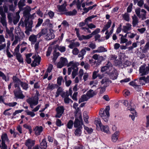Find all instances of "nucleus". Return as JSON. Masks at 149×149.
I'll use <instances>...</instances> for the list:
<instances>
[{"label": "nucleus", "instance_id": "obj_22", "mask_svg": "<svg viewBox=\"0 0 149 149\" xmlns=\"http://www.w3.org/2000/svg\"><path fill=\"white\" fill-rule=\"evenodd\" d=\"M67 5L66 2L65 1L63 4V5L60 6L58 5L57 6V8L60 12H63L66 11V6Z\"/></svg>", "mask_w": 149, "mask_h": 149}, {"label": "nucleus", "instance_id": "obj_47", "mask_svg": "<svg viewBox=\"0 0 149 149\" xmlns=\"http://www.w3.org/2000/svg\"><path fill=\"white\" fill-rule=\"evenodd\" d=\"M15 55L16 56L19 62L22 63L23 62V59L20 53L17 54Z\"/></svg>", "mask_w": 149, "mask_h": 149}, {"label": "nucleus", "instance_id": "obj_3", "mask_svg": "<svg viewBox=\"0 0 149 149\" xmlns=\"http://www.w3.org/2000/svg\"><path fill=\"white\" fill-rule=\"evenodd\" d=\"M20 12V11H18L16 12L15 16H13V18H12L13 14L10 13H8L7 17L9 22L11 23L13 22L14 24H16L19 21L20 18V17L19 15Z\"/></svg>", "mask_w": 149, "mask_h": 149}, {"label": "nucleus", "instance_id": "obj_20", "mask_svg": "<svg viewBox=\"0 0 149 149\" xmlns=\"http://www.w3.org/2000/svg\"><path fill=\"white\" fill-rule=\"evenodd\" d=\"M111 81L110 80L109 78L105 77L103 78L101 81L102 85H103V86L106 87L109 86V83H111Z\"/></svg>", "mask_w": 149, "mask_h": 149}, {"label": "nucleus", "instance_id": "obj_10", "mask_svg": "<svg viewBox=\"0 0 149 149\" xmlns=\"http://www.w3.org/2000/svg\"><path fill=\"white\" fill-rule=\"evenodd\" d=\"M15 31V33L17 34V36H18L19 38V39L22 40L25 38V35L24 32L19 28L16 29Z\"/></svg>", "mask_w": 149, "mask_h": 149}, {"label": "nucleus", "instance_id": "obj_12", "mask_svg": "<svg viewBox=\"0 0 149 149\" xmlns=\"http://www.w3.org/2000/svg\"><path fill=\"white\" fill-rule=\"evenodd\" d=\"M25 27L26 29L30 31H32L33 21L32 20H26L24 21Z\"/></svg>", "mask_w": 149, "mask_h": 149}, {"label": "nucleus", "instance_id": "obj_31", "mask_svg": "<svg viewBox=\"0 0 149 149\" xmlns=\"http://www.w3.org/2000/svg\"><path fill=\"white\" fill-rule=\"evenodd\" d=\"M141 12L143 13H141L139 17L142 19V20H144L146 19V11L144 9H142L141 10Z\"/></svg>", "mask_w": 149, "mask_h": 149}, {"label": "nucleus", "instance_id": "obj_11", "mask_svg": "<svg viewBox=\"0 0 149 149\" xmlns=\"http://www.w3.org/2000/svg\"><path fill=\"white\" fill-rule=\"evenodd\" d=\"M112 70H113L112 71L109 72V75L111 79L113 80H115L117 78L118 74L116 70L113 68Z\"/></svg>", "mask_w": 149, "mask_h": 149}, {"label": "nucleus", "instance_id": "obj_41", "mask_svg": "<svg viewBox=\"0 0 149 149\" xmlns=\"http://www.w3.org/2000/svg\"><path fill=\"white\" fill-rule=\"evenodd\" d=\"M63 93V90L61 87H59L55 95L56 97H57Z\"/></svg>", "mask_w": 149, "mask_h": 149}, {"label": "nucleus", "instance_id": "obj_2", "mask_svg": "<svg viewBox=\"0 0 149 149\" xmlns=\"http://www.w3.org/2000/svg\"><path fill=\"white\" fill-rule=\"evenodd\" d=\"M12 79L13 82L14 84V86L15 88L19 87V85L20 84L23 89L26 90L28 88V84L22 82L16 76H13Z\"/></svg>", "mask_w": 149, "mask_h": 149}, {"label": "nucleus", "instance_id": "obj_15", "mask_svg": "<svg viewBox=\"0 0 149 149\" xmlns=\"http://www.w3.org/2000/svg\"><path fill=\"white\" fill-rule=\"evenodd\" d=\"M100 115L105 122L108 121L109 113H107L106 112H104L101 111L100 112Z\"/></svg>", "mask_w": 149, "mask_h": 149}, {"label": "nucleus", "instance_id": "obj_49", "mask_svg": "<svg viewBox=\"0 0 149 149\" xmlns=\"http://www.w3.org/2000/svg\"><path fill=\"white\" fill-rule=\"evenodd\" d=\"M123 17L124 19L127 21L128 22L130 20L129 15L127 13H125L123 15Z\"/></svg>", "mask_w": 149, "mask_h": 149}, {"label": "nucleus", "instance_id": "obj_37", "mask_svg": "<svg viewBox=\"0 0 149 149\" xmlns=\"http://www.w3.org/2000/svg\"><path fill=\"white\" fill-rule=\"evenodd\" d=\"M92 37L91 34L87 36L82 35L81 38H80V40H88L91 38Z\"/></svg>", "mask_w": 149, "mask_h": 149}, {"label": "nucleus", "instance_id": "obj_51", "mask_svg": "<svg viewBox=\"0 0 149 149\" xmlns=\"http://www.w3.org/2000/svg\"><path fill=\"white\" fill-rule=\"evenodd\" d=\"M98 53H101L107 51L106 49L103 47H100L97 49Z\"/></svg>", "mask_w": 149, "mask_h": 149}, {"label": "nucleus", "instance_id": "obj_16", "mask_svg": "<svg viewBox=\"0 0 149 149\" xmlns=\"http://www.w3.org/2000/svg\"><path fill=\"white\" fill-rule=\"evenodd\" d=\"M25 144L28 147L27 149H31V147L35 144V141L31 139H28L26 140Z\"/></svg>", "mask_w": 149, "mask_h": 149}, {"label": "nucleus", "instance_id": "obj_46", "mask_svg": "<svg viewBox=\"0 0 149 149\" xmlns=\"http://www.w3.org/2000/svg\"><path fill=\"white\" fill-rule=\"evenodd\" d=\"M95 123L97 127L98 126L99 127H100L102 125V124L100 120L98 118L95 121Z\"/></svg>", "mask_w": 149, "mask_h": 149}, {"label": "nucleus", "instance_id": "obj_17", "mask_svg": "<svg viewBox=\"0 0 149 149\" xmlns=\"http://www.w3.org/2000/svg\"><path fill=\"white\" fill-rule=\"evenodd\" d=\"M79 65V64L77 62H74L73 61L70 62L68 64V67H71L69 68H71V70H73L75 68H78L77 66Z\"/></svg>", "mask_w": 149, "mask_h": 149}, {"label": "nucleus", "instance_id": "obj_54", "mask_svg": "<svg viewBox=\"0 0 149 149\" xmlns=\"http://www.w3.org/2000/svg\"><path fill=\"white\" fill-rule=\"evenodd\" d=\"M73 122L72 120H70L67 125V127L69 129H71L73 125Z\"/></svg>", "mask_w": 149, "mask_h": 149}, {"label": "nucleus", "instance_id": "obj_6", "mask_svg": "<svg viewBox=\"0 0 149 149\" xmlns=\"http://www.w3.org/2000/svg\"><path fill=\"white\" fill-rule=\"evenodd\" d=\"M17 88L14 91L15 96L18 98L23 99L25 96L23 94L22 92L19 87Z\"/></svg>", "mask_w": 149, "mask_h": 149}, {"label": "nucleus", "instance_id": "obj_64", "mask_svg": "<svg viewBox=\"0 0 149 149\" xmlns=\"http://www.w3.org/2000/svg\"><path fill=\"white\" fill-rule=\"evenodd\" d=\"M100 29L99 28L96 29L91 34L93 36V35H96L97 34L100 32Z\"/></svg>", "mask_w": 149, "mask_h": 149}, {"label": "nucleus", "instance_id": "obj_57", "mask_svg": "<svg viewBox=\"0 0 149 149\" xmlns=\"http://www.w3.org/2000/svg\"><path fill=\"white\" fill-rule=\"evenodd\" d=\"M0 76L2 77V79L5 81H7L9 80V79H7L6 75L2 72L0 71Z\"/></svg>", "mask_w": 149, "mask_h": 149}, {"label": "nucleus", "instance_id": "obj_59", "mask_svg": "<svg viewBox=\"0 0 149 149\" xmlns=\"http://www.w3.org/2000/svg\"><path fill=\"white\" fill-rule=\"evenodd\" d=\"M15 40L12 44V46L16 45L18 41L19 40V38L18 36H15Z\"/></svg>", "mask_w": 149, "mask_h": 149}, {"label": "nucleus", "instance_id": "obj_62", "mask_svg": "<svg viewBox=\"0 0 149 149\" xmlns=\"http://www.w3.org/2000/svg\"><path fill=\"white\" fill-rule=\"evenodd\" d=\"M63 79L62 77L60 76L57 79V83L59 86L61 85V81Z\"/></svg>", "mask_w": 149, "mask_h": 149}, {"label": "nucleus", "instance_id": "obj_60", "mask_svg": "<svg viewBox=\"0 0 149 149\" xmlns=\"http://www.w3.org/2000/svg\"><path fill=\"white\" fill-rule=\"evenodd\" d=\"M88 46L92 49H95L96 48V45L95 43L91 42L90 43Z\"/></svg>", "mask_w": 149, "mask_h": 149}, {"label": "nucleus", "instance_id": "obj_50", "mask_svg": "<svg viewBox=\"0 0 149 149\" xmlns=\"http://www.w3.org/2000/svg\"><path fill=\"white\" fill-rule=\"evenodd\" d=\"M149 47V42L146 43L144 48L143 49V53H146L147 52Z\"/></svg>", "mask_w": 149, "mask_h": 149}, {"label": "nucleus", "instance_id": "obj_43", "mask_svg": "<svg viewBox=\"0 0 149 149\" xmlns=\"http://www.w3.org/2000/svg\"><path fill=\"white\" fill-rule=\"evenodd\" d=\"M55 48L57 49L59 51L61 52H64L66 50L65 47L64 46H59L58 45H56Z\"/></svg>", "mask_w": 149, "mask_h": 149}, {"label": "nucleus", "instance_id": "obj_36", "mask_svg": "<svg viewBox=\"0 0 149 149\" xmlns=\"http://www.w3.org/2000/svg\"><path fill=\"white\" fill-rule=\"evenodd\" d=\"M6 30V31L7 33L10 36H13V31L14 29V28L13 27L10 28V29L9 30L8 28L7 27L5 28Z\"/></svg>", "mask_w": 149, "mask_h": 149}, {"label": "nucleus", "instance_id": "obj_24", "mask_svg": "<svg viewBox=\"0 0 149 149\" xmlns=\"http://www.w3.org/2000/svg\"><path fill=\"white\" fill-rule=\"evenodd\" d=\"M37 37H38L37 35L32 34L29 36V40L31 42V44H33L36 42Z\"/></svg>", "mask_w": 149, "mask_h": 149}, {"label": "nucleus", "instance_id": "obj_9", "mask_svg": "<svg viewBox=\"0 0 149 149\" xmlns=\"http://www.w3.org/2000/svg\"><path fill=\"white\" fill-rule=\"evenodd\" d=\"M55 35L54 33V31L52 29H49V31L45 37V39L47 40H49L54 38Z\"/></svg>", "mask_w": 149, "mask_h": 149}, {"label": "nucleus", "instance_id": "obj_32", "mask_svg": "<svg viewBox=\"0 0 149 149\" xmlns=\"http://www.w3.org/2000/svg\"><path fill=\"white\" fill-rule=\"evenodd\" d=\"M1 144L5 143V141L8 140L7 134L5 133L3 134L1 136Z\"/></svg>", "mask_w": 149, "mask_h": 149}, {"label": "nucleus", "instance_id": "obj_28", "mask_svg": "<svg viewBox=\"0 0 149 149\" xmlns=\"http://www.w3.org/2000/svg\"><path fill=\"white\" fill-rule=\"evenodd\" d=\"M100 128L101 130L104 132L109 133L110 132L109 127L107 125L104 126L102 125L101 126H100Z\"/></svg>", "mask_w": 149, "mask_h": 149}, {"label": "nucleus", "instance_id": "obj_44", "mask_svg": "<svg viewBox=\"0 0 149 149\" xmlns=\"http://www.w3.org/2000/svg\"><path fill=\"white\" fill-rule=\"evenodd\" d=\"M92 58L95 60H102L103 57L102 56H100L99 55H98L97 54H95L93 56Z\"/></svg>", "mask_w": 149, "mask_h": 149}, {"label": "nucleus", "instance_id": "obj_48", "mask_svg": "<svg viewBox=\"0 0 149 149\" xmlns=\"http://www.w3.org/2000/svg\"><path fill=\"white\" fill-rule=\"evenodd\" d=\"M32 55L31 54H29L26 55V61L27 63L30 64L31 63V60L30 57Z\"/></svg>", "mask_w": 149, "mask_h": 149}, {"label": "nucleus", "instance_id": "obj_29", "mask_svg": "<svg viewBox=\"0 0 149 149\" xmlns=\"http://www.w3.org/2000/svg\"><path fill=\"white\" fill-rule=\"evenodd\" d=\"M40 148L41 149H45L47 147V143L45 139H43L40 144Z\"/></svg>", "mask_w": 149, "mask_h": 149}, {"label": "nucleus", "instance_id": "obj_53", "mask_svg": "<svg viewBox=\"0 0 149 149\" xmlns=\"http://www.w3.org/2000/svg\"><path fill=\"white\" fill-rule=\"evenodd\" d=\"M84 129L89 134L93 132V129L91 128H89L88 127L84 126Z\"/></svg>", "mask_w": 149, "mask_h": 149}, {"label": "nucleus", "instance_id": "obj_42", "mask_svg": "<svg viewBox=\"0 0 149 149\" xmlns=\"http://www.w3.org/2000/svg\"><path fill=\"white\" fill-rule=\"evenodd\" d=\"M111 24V21H109L103 28L102 32H104L105 31L107 30L110 26Z\"/></svg>", "mask_w": 149, "mask_h": 149}, {"label": "nucleus", "instance_id": "obj_8", "mask_svg": "<svg viewBox=\"0 0 149 149\" xmlns=\"http://www.w3.org/2000/svg\"><path fill=\"white\" fill-rule=\"evenodd\" d=\"M40 107V105H39L36 106L34 109L32 110V111H30L29 110H26L25 111L26 114L27 115L33 117L34 116L35 114L33 112H36L38 111Z\"/></svg>", "mask_w": 149, "mask_h": 149}, {"label": "nucleus", "instance_id": "obj_52", "mask_svg": "<svg viewBox=\"0 0 149 149\" xmlns=\"http://www.w3.org/2000/svg\"><path fill=\"white\" fill-rule=\"evenodd\" d=\"M120 43L123 44L126 43L127 41L128 40L123 37V36L122 35V36L120 38Z\"/></svg>", "mask_w": 149, "mask_h": 149}, {"label": "nucleus", "instance_id": "obj_34", "mask_svg": "<svg viewBox=\"0 0 149 149\" xmlns=\"http://www.w3.org/2000/svg\"><path fill=\"white\" fill-rule=\"evenodd\" d=\"M57 86V85L56 84H49L47 87V89L48 90H52L55 88Z\"/></svg>", "mask_w": 149, "mask_h": 149}, {"label": "nucleus", "instance_id": "obj_63", "mask_svg": "<svg viewBox=\"0 0 149 149\" xmlns=\"http://www.w3.org/2000/svg\"><path fill=\"white\" fill-rule=\"evenodd\" d=\"M43 20L42 19L40 18H39L38 19V23L36 25V27H37L40 26L43 22Z\"/></svg>", "mask_w": 149, "mask_h": 149}, {"label": "nucleus", "instance_id": "obj_27", "mask_svg": "<svg viewBox=\"0 0 149 149\" xmlns=\"http://www.w3.org/2000/svg\"><path fill=\"white\" fill-rule=\"evenodd\" d=\"M119 135V132H116L113 134L111 136V139L112 141L116 142L118 140V136Z\"/></svg>", "mask_w": 149, "mask_h": 149}, {"label": "nucleus", "instance_id": "obj_4", "mask_svg": "<svg viewBox=\"0 0 149 149\" xmlns=\"http://www.w3.org/2000/svg\"><path fill=\"white\" fill-rule=\"evenodd\" d=\"M39 93L38 91L36 92V93L34 97L29 98L26 100L27 102L30 104L31 109L33 108V106L37 105L38 103Z\"/></svg>", "mask_w": 149, "mask_h": 149}, {"label": "nucleus", "instance_id": "obj_21", "mask_svg": "<svg viewBox=\"0 0 149 149\" xmlns=\"http://www.w3.org/2000/svg\"><path fill=\"white\" fill-rule=\"evenodd\" d=\"M83 125V123L82 119L81 121L77 119H75L74 123V127L79 128L80 127H82V126Z\"/></svg>", "mask_w": 149, "mask_h": 149}, {"label": "nucleus", "instance_id": "obj_55", "mask_svg": "<svg viewBox=\"0 0 149 149\" xmlns=\"http://www.w3.org/2000/svg\"><path fill=\"white\" fill-rule=\"evenodd\" d=\"M130 84L133 86L134 88H139V86L137 85L136 84V82L134 81H132L130 82Z\"/></svg>", "mask_w": 149, "mask_h": 149}, {"label": "nucleus", "instance_id": "obj_39", "mask_svg": "<svg viewBox=\"0 0 149 149\" xmlns=\"http://www.w3.org/2000/svg\"><path fill=\"white\" fill-rule=\"evenodd\" d=\"M78 68H76L74 69L73 70L72 72V78L74 79L76 75H77L78 73Z\"/></svg>", "mask_w": 149, "mask_h": 149}, {"label": "nucleus", "instance_id": "obj_35", "mask_svg": "<svg viewBox=\"0 0 149 149\" xmlns=\"http://www.w3.org/2000/svg\"><path fill=\"white\" fill-rule=\"evenodd\" d=\"M77 12L75 9H74L72 11H70L66 12L65 13L66 15H75L77 14Z\"/></svg>", "mask_w": 149, "mask_h": 149}, {"label": "nucleus", "instance_id": "obj_13", "mask_svg": "<svg viewBox=\"0 0 149 149\" xmlns=\"http://www.w3.org/2000/svg\"><path fill=\"white\" fill-rule=\"evenodd\" d=\"M49 31V29L45 28L42 29L40 31L37 35L38 38H40L42 36H44V37Z\"/></svg>", "mask_w": 149, "mask_h": 149}, {"label": "nucleus", "instance_id": "obj_45", "mask_svg": "<svg viewBox=\"0 0 149 149\" xmlns=\"http://www.w3.org/2000/svg\"><path fill=\"white\" fill-rule=\"evenodd\" d=\"M98 84V81L96 80L91 81L89 83V85L91 88H93L96 87V85Z\"/></svg>", "mask_w": 149, "mask_h": 149}, {"label": "nucleus", "instance_id": "obj_19", "mask_svg": "<svg viewBox=\"0 0 149 149\" xmlns=\"http://www.w3.org/2000/svg\"><path fill=\"white\" fill-rule=\"evenodd\" d=\"M33 131L36 135H39L43 131V127L41 126H36L34 128Z\"/></svg>", "mask_w": 149, "mask_h": 149}, {"label": "nucleus", "instance_id": "obj_1", "mask_svg": "<svg viewBox=\"0 0 149 149\" xmlns=\"http://www.w3.org/2000/svg\"><path fill=\"white\" fill-rule=\"evenodd\" d=\"M123 104L127 107V109L130 110L132 115H129L130 117H131L132 120H134L135 117L137 116V114L134 109L135 106L132 100H130L129 102L127 100H124L123 102Z\"/></svg>", "mask_w": 149, "mask_h": 149}, {"label": "nucleus", "instance_id": "obj_38", "mask_svg": "<svg viewBox=\"0 0 149 149\" xmlns=\"http://www.w3.org/2000/svg\"><path fill=\"white\" fill-rule=\"evenodd\" d=\"M88 98L87 96L85 95H83L81 97V98L79 100V103L81 102L86 101L88 100Z\"/></svg>", "mask_w": 149, "mask_h": 149}, {"label": "nucleus", "instance_id": "obj_33", "mask_svg": "<svg viewBox=\"0 0 149 149\" xmlns=\"http://www.w3.org/2000/svg\"><path fill=\"white\" fill-rule=\"evenodd\" d=\"M82 127H79L74 132V134L75 135L77 136H80L81 134V129L82 128Z\"/></svg>", "mask_w": 149, "mask_h": 149}, {"label": "nucleus", "instance_id": "obj_7", "mask_svg": "<svg viewBox=\"0 0 149 149\" xmlns=\"http://www.w3.org/2000/svg\"><path fill=\"white\" fill-rule=\"evenodd\" d=\"M64 110V109L63 106H61L57 107L56 109V114L55 117L58 118H60L63 113Z\"/></svg>", "mask_w": 149, "mask_h": 149}, {"label": "nucleus", "instance_id": "obj_25", "mask_svg": "<svg viewBox=\"0 0 149 149\" xmlns=\"http://www.w3.org/2000/svg\"><path fill=\"white\" fill-rule=\"evenodd\" d=\"M139 82L140 84L143 85L144 84L142 83L141 81L142 80L144 81L146 83H148L149 82V76H147L146 77H140L139 78Z\"/></svg>", "mask_w": 149, "mask_h": 149}, {"label": "nucleus", "instance_id": "obj_26", "mask_svg": "<svg viewBox=\"0 0 149 149\" xmlns=\"http://www.w3.org/2000/svg\"><path fill=\"white\" fill-rule=\"evenodd\" d=\"M132 19L133 26V27H135L139 23L138 17L134 15L132 17Z\"/></svg>", "mask_w": 149, "mask_h": 149}, {"label": "nucleus", "instance_id": "obj_14", "mask_svg": "<svg viewBox=\"0 0 149 149\" xmlns=\"http://www.w3.org/2000/svg\"><path fill=\"white\" fill-rule=\"evenodd\" d=\"M113 68L111 63L109 62H108L107 63L105 66L102 67L101 69V71L102 72H104L107 70H109V71L112 70Z\"/></svg>", "mask_w": 149, "mask_h": 149}, {"label": "nucleus", "instance_id": "obj_5", "mask_svg": "<svg viewBox=\"0 0 149 149\" xmlns=\"http://www.w3.org/2000/svg\"><path fill=\"white\" fill-rule=\"evenodd\" d=\"M32 58L34 59V61L31 64L32 66L35 67L40 64L41 60L40 57L38 55H34L32 57Z\"/></svg>", "mask_w": 149, "mask_h": 149}, {"label": "nucleus", "instance_id": "obj_18", "mask_svg": "<svg viewBox=\"0 0 149 149\" xmlns=\"http://www.w3.org/2000/svg\"><path fill=\"white\" fill-rule=\"evenodd\" d=\"M132 28V25L129 23H127L125 25L123 26L122 30L124 33H127L131 30Z\"/></svg>", "mask_w": 149, "mask_h": 149}, {"label": "nucleus", "instance_id": "obj_30", "mask_svg": "<svg viewBox=\"0 0 149 149\" xmlns=\"http://www.w3.org/2000/svg\"><path fill=\"white\" fill-rule=\"evenodd\" d=\"M96 94L95 92L92 90H90L88 91L86 93L87 96L89 97H93Z\"/></svg>", "mask_w": 149, "mask_h": 149}, {"label": "nucleus", "instance_id": "obj_56", "mask_svg": "<svg viewBox=\"0 0 149 149\" xmlns=\"http://www.w3.org/2000/svg\"><path fill=\"white\" fill-rule=\"evenodd\" d=\"M4 104L8 106L9 107H14L17 104V103L16 102H13Z\"/></svg>", "mask_w": 149, "mask_h": 149}, {"label": "nucleus", "instance_id": "obj_61", "mask_svg": "<svg viewBox=\"0 0 149 149\" xmlns=\"http://www.w3.org/2000/svg\"><path fill=\"white\" fill-rule=\"evenodd\" d=\"M93 18V17L92 16L88 17L85 20V23L86 24H88V22L91 21V19Z\"/></svg>", "mask_w": 149, "mask_h": 149}, {"label": "nucleus", "instance_id": "obj_58", "mask_svg": "<svg viewBox=\"0 0 149 149\" xmlns=\"http://www.w3.org/2000/svg\"><path fill=\"white\" fill-rule=\"evenodd\" d=\"M130 92L127 90L125 89L123 91V95L125 97L129 96L130 95Z\"/></svg>", "mask_w": 149, "mask_h": 149}, {"label": "nucleus", "instance_id": "obj_40", "mask_svg": "<svg viewBox=\"0 0 149 149\" xmlns=\"http://www.w3.org/2000/svg\"><path fill=\"white\" fill-rule=\"evenodd\" d=\"M60 61L64 66L66 65L68 66V61L66 58L62 57L61 58Z\"/></svg>", "mask_w": 149, "mask_h": 149}, {"label": "nucleus", "instance_id": "obj_23", "mask_svg": "<svg viewBox=\"0 0 149 149\" xmlns=\"http://www.w3.org/2000/svg\"><path fill=\"white\" fill-rule=\"evenodd\" d=\"M1 23L2 24V25L5 27H6L7 26V23L6 20V15L1 16L0 17Z\"/></svg>", "mask_w": 149, "mask_h": 149}]
</instances>
